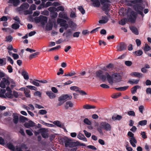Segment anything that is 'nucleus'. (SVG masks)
Returning a JSON list of instances; mask_svg holds the SVG:
<instances>
[{
	"instance_id": "f257e3e1",
	"label": "nucleus",
	"mask_w": 151,
	"mask_h": 151,
	"mask_svg": "<svg viewBox=\"0 0 151 151\" xmlns=\"http://www.w3.org/2000/svg\"><path fill=\"white\" fill-rule=\"evenodd\" d=\"M96 74L97 77L102 81H105L106 78L109 84L112 85L114 83L119 82L121 80L120 77L116 74H113L111 77L107 73H106L103 75V72L101 70L96 71Z\"/></svg>"
},
{
	"instance_id": "f03ea898",
	"label": "nucleus",
	"mask_w": 151,
	"mask_h": 151,
	"mask_svg": "<svg viewBox=\"0 0 151 151\" xmlns=\"http://www.w3.org/2000/svg\"><path fill=\"white\" fill-rule=\"evenodd\" d=\"M145 6L143 3H140L136 4L134 6V9L139 14H140L143 17L144 15L142 11L144 9Z\"/></svg>"
},
{
	"instance_id": "7ed1b4c3",
	"label": "nucleus",
	"mask_w": 151,
	"mask_h": 151,
	"mask_svg": "<svg viewBox=\"0 0 151 151\" xmlns=\"http://www.w3.org/2000/svg\"><path fill=\"white\" fill-rule=\"evenodd\" d=\"M10 80L11 78L8 76H6L5 77L3 78L2 81L0 83V87L2 88H6V86H9Z\"/></svg>"
},
{
	"instance_id": "20e7f679",
	"label": "nucleus",
	"mask_w": 151,
	"mask_h": 151,
	"mask_svg": "<svg viewBox=\"0 0 151 151\" xmlns=\"http://www.w3.org/2000/svg\"><path fill=\"white\" fill-rule=\"evenodd\" d=\"M100 127L107 131H110L111 130V127L108 123L106 122H102L100 124Z\"/></svg>"
},
{
	"instance_id": "39448f33",
	"label": "nucleus",
	"mask_w": 151,
	"mask_h": 151,
	"mask_svg": "<svg viewBox=\"0 0 151 151\" xmlns=\"http://www.w3.org/2000/svg\"><path fill=\"white\" fill-rule=\"evenodd\" d=\"M101 4L103 5L102 9L105 11L108 10L110 5L109 1L108 0H100Z\"/></svg>"
},
{
	"instance_id": "423d86ee",
	"label": "nucleus",
	"mask_w": 151,
	"mask_h": 151,
	"mask_svg": "<svg viewBox=\"0 0 151 151\" xmlns=\"http://www.w3.org/2000/svg\"><path fill=\"white\" fill-rule=\"evenodd\" d=\"M58 24H59L61 27H64L65 29H66L68 27V24L66 23V21L63 19L58 18L57 21Z\"/></svg>"
},
{
	"instance_id": "0eeeda50",
	"label": "nucleus",
	"mask_w": 151,
	"mask_h": 151,
	"mask_svg": "<svg viewBox=\"0 0 151 151\" xmlns=\"http://www.w3.org/2000/svg\"><path fill=\"white\" fill-rule=\"evenodd\" d=\"M72 98V97L70 95L65 94L62 95L59 97L58 99V101L59 102H63L64 103L66 99H70Z\"/></svg>"
},
{
	"instance_id": "6e6552de",
	"label": "nucleus",
	"mask_w": 151,
	"mask_h": 151,
	"mask_svg": "<svg viewBox=\"0 0 151 151\" xmlns=\"http://www.w3.org/2000/svg\"><path fill=\"white\" fill-rule=\"evenodd\" d=\"M29 6V5L28 3H24L21 5L19 8H18L17 10L18 12H21L27 9L28 8Z\"/></svg>"
},
{
	"instance_id": "1a4fd4ad",
	"label": "nucleus",
	"mask_w": 151,
	"mask_h": 151,
	"mask_svg": "<svg viewBox=\"0 0 151 151\" xmlns=\"http://www.w3.org/2000/svg\"><path fill=\"white\" fill-rule=\"evenodd\" d=\"M136 18V16L135 12H131V15L128 18V20L132 23H134L135 22Z\"/></svg>"
},
{
	"instance_id": "9d476101",
	"label": "nucleus",
	"mask_w": 151,
	"mask_h": 151,
	"mask_svg": "<svg viewBox=\"0 0 151 151\" xmlns=\"http://www.w3.org/2000/svg\"><path fill=\"white\" fill-rule=\"evenodd\" d=\"M126 47V45L123 43L122 42L116 47V48L118 51H121L125 50Z\"/></svg>"
},
{
	"instance_id": "9b49d317",
	"label": "nucleus",
	"mask_w": 151,
	"mask_h": 151,
	"mask_svg": "<svg viewBox=\"0 0 151 151\" xmlns=\"http://www.w3.org/2000/svg\"><path fill=\"white\" fill-rule=\"evenodd\" d=\"M39 20L42 24L44 25L47 22V18L46 17L41 15L39 17Z\"/></svg>"
},
{
	"instance_id": "f8f14e48",
	"label": "nucleus",
	"mask_w": 151,
	"mask_h": 151,
	"mask_svg": "<svg viewBox=\"0 0 151 151\" xmlns=\"http://www.w3.org/2000/svg\"><path fill=\"white\" fill-rule=\"evenodd\" d=\"M59 17L60 18L66 20L68 19L66 13L63 11L60 12L59 13Z\"/></svg>"
},
{
	"instance_id": "ddd939ff",
	"label": "nucleus",
	"mask_w": 151,
	"mask_h": 151,
	"mask_svg": "<svg viewBox=\"0 0 151 151\" xmlns=\"http://www.w3.org/2000/svg\"><path fill=\"white\" fill-rule=\"evenodd\" d=\"M130 75L135 77L140 78L143 77V75L140 73L134 72H132L130 73Z\"/></svg>"
},
{
	"instance_id": "4468645a",
	"label": "nucleus",
	"mask_w": 151,
	"mask_h": 151,
	"mask_svg": "<svg viewBox=\"0 0 151 151\" xmlns=\"http://www.w3.org/2000/svg\"><path fill=\"white\" fill-rule=\"evenodd\" d=\"M40 132H42V135L44 138H47L48 137L47 133L46 132V130L45 129L42 128L40 129Z\"/></svg>"
},
{
	"instance_id": "2eb2a0df",
	"label": "nucleus",
	"mask_w": 151,
	"mask_h": 151,
	"mask_svg": "<svg viewBox=\"0 0 151 151\" xmlns=\"http://www.w3.org/2000/svg\"><path fill=\"white\" fill-rule=\"evenodd\" d=\"M20 0H9L8 3L12 4L14 6H17L19 4Z\"/></svg>"
},
{
	"instance_id": "dca6fc26",
	"label": "nucleus",
	"mask_w": 151,
	"mask_h": 151,
	"mask_svg": "<svg viewBox=\"0 0 151 151\" xmlns=\"http://www.w3.org/2000/svg\"><path fill=\"white\" fill-rule=\"evenodd\" d=\"M27 148V147L24 144H22L21 146H17L16 147V150L17 151H23L22 149L24 150V149L26 150Z\"/></svg>"
},
{
	"instance_id": "f3484780",
	"label": "nucleus",
	"mask_w": 151,
	"mask_h": 151,
	"mask_svg": "<svg viewBox=\"0 0 151 151\" xmlns=\"http://www.w3.org/2000/svg\"><path fill=\"white\" fill-rule=\"evenodd\" d=\"M35 123L33 122L30 121L24 124V126L27 128H29L31 127H33L35 126Z\"/></svg>"
},
{
	"instance_id": "a211bd4d",
	"label": "nucleus",
	"mask_w": 151,
	"mask_h": 151,
	"mask_svg": "<svg viewBox=\"0 0 151 151\" xmlns=\"http://www.w3.org/2000/svg\"><path fill=\"white\" fill-rule=\"evenodd\" d=\"M109 20L108 17L106 16H104L102 17V19L100 20L99 22L100 24H105Z\"/></svg>"
},
{
	"instance_id": "6ab92c4d",
	"label": "nucleus",
	"mask_w": 151,
	"mask_h": 151,
	"mask_svg": "<svg viewBox=\"0 0 151 151\" xmlns=\"http://www.w3.org/2000/svg\"><path fill=\"white\" fill-rule=\"evenodd\" d=\"M129 142L132 147H136L135 144L137 143V141L134 137L130 138L129 139Z\"/></svg>"
},
{
	"instance_id": "aec40b11",
	"label": "nucleus",
	"mask_w": 151,
	"mask_h": 151,
	"mask_svg": "<svg viewBox=\"0 0 151 151\" xmlns=\"http://www.w3.org/2000/svg\"><path fill=\"white\" fill-rule=\"evenodd\" d=\"M72 140L70 138H67L64 141L65 146L66 147H70V145L71 143Z\"/></svg>"
},
{
	"instance_id": "412c9836",
	"label": "nucleus",
	"mask_w": 151,
	"mask_h": 151,
	"mask_svg": "<svg viewBox=\"0 0 151 151\" xmlns=\"http://www.w3.org/2000/svg\"><path fill=\"white\" fill-rule=\"evenodd\" d=\"M46 94L50 99H53L56 97L55 94L51 91H46Z\"/></svg>"
},
{
	"instance_id": "4be33fe9",
	"label": "nucleus",
	"mask_w": 151,
	"mask_h": 151,
	"mask_svg": "<svg viewBox=\"0 0 151 151\" xmlns=\"http://www.w3.org/2000/svg\"><path fill=\"white\" fill-rule=\"evenodd\" d=\"M130 29L132 32L136 35H137L139 34V31L134 26H132L130 27Z\"/></svg>"
},
{
	"instance_id": "5701e85b",
	"label": "nucleus",
	"mask_w": 151,
	"mask_h": 151,
	"mask_svg": "<svg viewBox=\"0 0 151 151\" xmlns=\"http://www.w3.org/2000/svg\"><path fill=\"white\" fill-rule=\"evenodd\" d=\"M93 2V6L95 7H99L100 5V2L98 0H91Z\"/></svg>"
},
{
	"instance_id": "b1692460",
	"label": "nucleus",
	"mask_w": 151,
	"mask_h": 151,
	"mask_svg": "<svg viewBox=\"0 0 151 151\" xmlns=\"http://www.w3.org/2000/svg\"><path fill=\"white\" fill-rule=\"evenodd\" d=\"M73 106V104L70 101L67 102L64 105V107L66 109H68L69 107H72Z\"/></svg>"
},
{
	"instance_id": "393cba45",
	"label": "nucleus",
	"mask_w": 151,
	"mask_h": 151,
	"mask_svg": "<svg viewBox=\"0 0 151 151\" xmlns=\"http://www.w3.org/2000/svg\"><path fill=\"white\" fill-rule=\"evenodd\" d=\"M78 138L81 140L86 142L87 141L86 138L85 137L84 135L81 133H79L77 136Z\"/></svg>"
},
{
	"instance_id": "a878e982",
	"label": "nucleus",
	"mask_w": 151,
	"mask_h": 151,
	"mask_svg": "<svg viewBox=\"0 0 151 151\" xmlns=\"http://www.w3.org/2000/svg\"><path fill=\"white\" fill-rule=\"evenodd\" d=\"M53 123L58 127L60 128H63L64 127L63 124H62L61 122L59 121H55L53 122Z\"/></svg>"
},
{
	"instance_id": "bb28decb",
	"label": "nucleus",
	"mask_w": 151,
	"mask_h": 151,
	"mask_svg": "<svg viewBox=\"0 0 151 151\" xmlns=\"http://www.w3.org/2000/svg\"><path fill=\"white\" fill-rule=\"evenodd\" d=\"M140 88V87L138 85H137L133 87L131 89V91L132 93H135L136 92L137 89Z\"/></svg>"
},
{
	"instance_id": "cd10ccee",
	"label": "nucleus",
	"mask_w": 151,
	"mask_h": 151,
	"mask_svg": "<svg viewBox=\"0 0 151 151\" xmlns=\"http://www.w3.org/2000/svg\"><path fill=\"white\" fill-rule=\"evenodd\" d=\"M83 109H95L96 107L94 106H91L89 104H86L83 106Z\"/></svg>"
},
{
	"instance_id": "c85d7f7f",
	"label": "nucleus",
	"mask_w": 151,
	"mask_h": 151,
	"mask_svg": "<svg viewBox=\"0 0 151 151\" xmlns=\"http://www.w3.org/2000/svg\"><path fill=\"white\" fill-rule=\"evenodd\" d=\"M79 142L76 141V142H72V141L71 144L70 145V147H76L79 145Z\"/></svg>"
},
{
	"instance_id": "c756f323",
	"label": "nucleus",
	"mask_w": 151,
	"mask_h": 151,
	"mask_svg": "<svg viewBox=\"0 0 151 151\" xmlns=\"http://www.w3.org/2000/svg\"><path fill=\"white\" fill-rule=\"evenodd\" d=\"M114 65L113 64H109L106 67H104L102 68V70L105 71H107V69H110L113 68Z\"/></svg>"
},
{
	"instance_id": "7c9ffc66",
	"label": "nucleus",
	"mask_w": 151,
	"mask_h": 151,
	"mask_svg": "<svg viewBox=\"0 0 151 151\" xmlns=\"http://www.w3.org/2000/svg\"><path fill=\"white\" fill-rule=\"evenodd\" d=\"M129 87V86H125L124 87H121L119 88H115V89L119 91H124L127 90Z\"/></svg>"
},
{
	"instance_id": "2f4dec72",
	"label": "nucleus",
	"mask_w": 151,
	"mask_h": 151,
	"mask_svg": "<svg viewBox=\"0 0 151 151\" xmlns=\"http://www.w3.org/2000/svg\"><path fill=\"white\" fill-rule=\"evenodd\" d=\"M13 121L14 123L17 124L18 123L19 120L18 116L16 114H13Z\"/></svg>"
},
{
	"instance_id": "473e14b6",
	"label": "nucleus",
	"mask_w": 151,
	"mask_h": 151,
	"mask_svg": "<svg viewBox=\"0 0 151 151\" xmlns=\"http://www.w3.org/2000/svg\"><path fill=\"white\" fill-rule=\"evenodd\" d=\"M39 52H36L30 55L29 57V58L30 60H31L32 58L36 57L37 56L39 55Z\"/></svg>"
},
{
	"instance_id": "72a5a7b5",
	"label": "nucleus",
	"mask_w": 151,
	"mask_h": 151,
	"mask_svg": "<svg viewBox=\"0 0 151 151\" xmlns=\"http://www.w3.org/2000/svg\"><path fill=\"white\" fill-rule=\"evenodd\" d=\"M5 98L6 97L12 99L13 98V95L12 94V92H7L5 93Z\"/></svg>"
},
{
	"instance_id": "f704fd0d",
	"label": "nucleus",
	"mask_w": 151,
	"mask_h": 151,
	"mask_svg": "<svg viewBox=\"0 0 151 151\" xmlns=\"http://www.w3.org/2000/svg\"><path fill=\"white\" fill-rule=\"evenodd\" d=\"M139 80V79L133 80H129L128 81V82L131 84H137L138 83Z\"/></svg>"
},
{
	"instance_id": "c9c22d12",
	"label": "nucleus",
	"mask_w": 151,
	"mask_h": 151,
	"mask_svg": "<svg viewBox=\"0 0 151 151\" xmlns=\"http://www.w3.org/2000/svg\"><path fill=\"white\" fill-rule=\"evenodd\" d=\"M6 91L5 89H1L0 91V97L5 98Z\"/></svg>"
},
{
	"instance_id": "e433bc0d",
	"label": "nucleus",
	"mask_w": 151,
	"mask_h": 151,
	"mask_svg": "<svg viewBox=\"0 0 151 151\" xmlns=\"http://www.w3.org/2000/svg\"><path fill=\"white\" fill-rule=\"evenodd\" d=\"M147 124V121L146 120L140 121L138 122V124L143 126L146 125Z\"/></svg>"
},
{
	"instance_id": "4c0bfd02",
	"label": "nucleus",
	"mask_w": 151,
	"mask_h": 151,
	"mask_svg": "<svg viewBox=\"0 0 151 151\" xmlns=\"http://www.w3.org/2000/svg\"><path fill=\"white\" fill-rule=\"evenodd\" d=\"M70 88L71 90L75 91L77 92H78V91H79V89H80L78 87L76 86H71Z\"/></svg>"
},
{
	"instance_id": "58836bf2",
	"label": "nucleus",
	"mask_w": 151,
	"mask_h": 151,
	"mask_svg": "<svg viewBox=\"0 0 151 151\" xmlns=\"http://www.w3.org/2000/svg\"><path fill=\"white\" fill-rule=\"evenodd\" d=\"M143 53V52L141 50H137V51L135 52L134 53V54H135L136 56H139L141 55H142Z\"/></svg>"
},
{
	"instance_id": "ea45409f",
	"label": "nucleus",
	"mask_w": 151,
	"mask_h": 151,
	"mask_svg": "<svg viewBox=\"0 0 151 151\" xmlns=\"http://www.w3.org/2000/svg\"><path fill=\"white\" fill-rule=\"evenodd\" d=\"M22 75L23 76L24 78L26 80H28L29 78L28 74V73L25 72L22 73Z\"/></svg>"
},
{
	"instance_id": "a19ab883",
	"label": "nucleus",
	"mask_w": 151,
	"mask_h": 151,
	"mask_svg": "<svg viewBox=\"0 0 151 151\" xmlns=\"http://www.w3.org/2000/svg\"><path fill=\"white\" fill-rule=\"evenodd\" d=\"M127 21V20L126 18H124L122 19L119 23L120 24L124 25L125 24Z\"/></svg>"
},
{
	"instance_id": "79ce46f5",
	"label": "nucleus",
	"mask_w": 151,
	"mask_h": 151,
	"mask_svg": "<svg viewBox=\"0 0 151 151\" xmlns=\"http://www.w3.org/2000/svg\"><path fill=\"white\" fill-rule=\"evenodd\" d=\"M10 82L11 83L10 86L11 88H13L16 86V83L13 79H11Z\"/></svg>"
},
{
	"instance_id": "37998d69",
	"label": "nucleus",
	"mask_w": 151,
	"mask_h": 151,
	"mask_svg": "<svg viewBox=\"0 0 151 151\" xmlns=\"http://www.w3.org/2000/svg\"><path fill=\"white\" fill-rule=\"evenodd\" d=\"M66 37H68L71 36L72 33L70 29H69L65 33Z\"/></svg>"
},
{
	"instance_id": "c03bdc74",
	"label": "nucleus",
	"mask_w": 151,
	"mask_h": 151,
	"mask_svg": "<svg viewBox=\"0 0 151 151\" xmlns=\"http://www.w3.org/2000/svg\"><path fill=\"white\" fill-rule=\"evenodd\" d=\"M64 8L63 6H59L56 8V11L58 12L59 11L63 12L64 11Z\"/></svg>"
},
{
	"instance_id": "a18cd8bd",
	"label": "nucleus",
	"mask_w": 151,
	"mask_h": 151,
	"mask_svg": "<svg viewBox=\"0 0 151 151\" xmlns=\"http://www.w3.org/2000/svg\"><path fill=\"white\" fill-rule=\"evenodd\" d=\"M150 47L147 44H145V47L144 50L145 52H147L150 50Z\"/></svg>"
},
{
	"instance_id": "49530a36",
	"label": "nucleus",
	"mask_w": 151,
	"mask_h": 151,
	"mask_svg": "<svg viewBox=\"0 0 151 151\" xmlns=\"http://www.w3.org/2000/svg\"><path fill=\"white\" fill-rule=\"evenodd\" d=\"M30 91L27 88V90H26L24 91V93L25 94L26 96L27 97H30V95L29 94Z\"/></svg>"
},
{
	"instance_id": "de8ad7c7",
	"label": "nucleus",
	"mask_w": 151,
	"mask_h": 151,
	"mask_svg": "<svg viewBox=\"0 0 151 151\" xmlns=\"http://www.w3.org/2000/svg\"><path fill=\"white\" fill-rule=\"evenodd\" d=\"M83 122L86 124L91 125V122L87 118H85L83 120Z\"/></svg>"
},
{
	"instance_id": "09e8293b",
	"label": "nucleus",
	"mask_w": 151,
	"mask_h": 151,
	"mask_svg": "<svg viewBox=\"0 0 151 151\" xmlns=\"http://www.w3.org/2000/svg\"><path fill=\"white\" fill-rule=\"evenodd\" d=\"M78 9L81 12L82 14H83L85 13V10L82 6H78Z\"/></svg>"
},
{
	"instance_id": "8fccbe9b",
	"label": "nucleus",
	"mask_w": 151,
	"mask_h": 151,
	"mask_svg": "<svg viewBox=\"0 0 151 151\" xmlns=\"http://www.w3.org/2000/svg\"><path fill=\"white\" fill-rule=\"evenodd\" d=\"M13 38L11 35H9L6 37L5 41L7 42H11L12 41Z\"/></svg>"
},
{
	"instance_id": "3c124183",
	"label": "nucleus",
	"mask_w": 151,
	"mask_h": 151,
	"mask_svg": "<svg viewBox=\"0 0 151 151\" xmlns=\"http://www.w3.org/2000/svg\"><path fill=\"white\" fill-rule=\"evenodd\" d=\"M36 6L35 4H32L30 6L29 9L32 12L33 10H36Z\"/></svg>"
},
{
	"instance_id": "603ef678",
	"label": "nucleus",
	"mask_w": 151,
	"mask_h": 151,
	"mask_svg": "<svg viewBox=\"0 0 151 151\" xmlns=\"http://www.w3.org/2000/svg\"><path fill=\"white\" fill-rule=\"evenodd\" d=\"M6 58H3V59L0 58V65H3L6 64V63L4 61H6Z\"/></svg>"
},
{
	"instance_id": "864d4df0",
	"label": "nucleus",
	"mask_w": 151,
	"mask_h": 151,
	"mask_svg": "<svg viewBox=\"0 0 151 151\" xmlns=\"http://www.w3.org/2000/svg\"><path fill=\"white\" fill-rule=\"evenodd\" d=\"M48 9L52 12L56 11V8L54 7H50L48 8Z\"/></svg>"
},
{
	"instance_id": "5fc2aeb1",
	"label": "nucleus",
	"mask_w": 151,
	"mask_h": 151,
	"mask_svg": "<svg viewBox=\"0 0 151 151\" xmlns=\"http://www.w3.org/2000/svg\"><path fill=\"white\" fill-rule=\"evenodd\" d=\"M47 111L45 110H41L39 111V114L41 115H44L47 113Z\"/></svg>"
},
{
	"instance_id": "6e6d98bb",
	"label": "nucleus",
	"mask_w": 151,
	"mask_h": 151,
	"mask_svg": "<svg viewBox=\"0 0 151 151\" xmlns=\"http://www.w3.org/2000/svg\"><path fill=\"white\" fill-rule=\"evenodd\" d=\"M127 114L129 116H135V113L133 111H130L127 112Z\"/></svg>"
},
{
	"instance_id": "4d7b16f0",
	"label": "nucleus",
	"mask_w": 151,
	"mask_h": 151,
	"mask_svg": "<svg viewBox=\"0 0 151 151\" xmlns=\"http://www.w3.org/2000/svg\"><path fill=\"white\" fill-rule=\"evenodd\" d=\"M20 119L22 122H24L28 120V119L27 118L23 116H21L20 117Z\"/></svg>"
},
{
	"instance_id": "13d9d810",
	"label": "nucleus",
	"mask_w": 151,
	"mask_h": 151,
	"mask_svg": "<svg viewBox=\"0 0 151 151\" xmlns=\"http://www.w3.org/2000/svg\"><path fill=\"white\" fill-rule=\"evenodd\" d=\"M27 87L31 90H33L35 91L37 90V89L36 87L35 86H27Z\"/></svg>"
},
{
	"instance_id": "bf43d9fd",
	"label": "nucleus",
	"mask_w": 151,
	"mask_h": 151,
	"mask_svg": "<svg viewBox=\"0 0 151 151\" xmlns=\"http://www.w3.org/2000/svg\"><path fill=\"white\" fill-rule=\"evenodd\" d=\"M19 25L17 24H14L12 25V27L14 29H17L19 27Z\"/></svg>"
},
{
	"instance_id": "052dcab7",
	"label": "nucleus",
	"mask_w": 151,
	"mask_h": 151,
	"mask_svg": "<svg viewBox=\"0 0 151 151\" xmlns=\"http://www.w3.org/2000/svg\"><path fill=\"white\" fill-rule=\"evenodd\" d=\"M7 146L9 148L12 150H14L15 149L14 147L11 144L9 143L7 144Z\"/></svg>"
},
{
	"instance_id": "680f3d73",
	"label": "nucleus",
	"mask_w": 151,
	"mask_h": 151,
	"mask_svg": "<svg viewBox=\"0 0 151 151\" xmlns=\"http://www.w3.org/2000/svg\"><path fill=\"white\" fill-rule=\"evenodd\" d=\"M32 13V12L29 10H26L24 12V14L25 15L30 14Z\"/></svg>"
},
{
	"instance_id": "e2e57ef3",
	"label": "nucleus",
	"mask_w": 151,
	"mask_h": 151,
	"mask_svg": "<svg viewBox=\"0 0 151 151\" xmlns=\"http://www.w3.org/2000/svg\"><path fill=\"white\" fill-rule=\"evenodd\" d=\"M124 63L126 65L128 66H130L132 64V63L130 61H126Z\"/></svg>"
},
{
	"instance_id": "0e129e2a",
	"label": "nucleus",
	"mask_w": 151,
	"mask_h": 151,
	"mask_svg": "<svg viewBox=\"0 0 151 151\" xmlns=\"http://www.w3.org/2000/svg\"><path fill=\"white\" fill-rule=\"evenodd\" d=\"M60 47H61L60 45H58L56 47H55L50 49L49 51H51L53 50H58L60 49Z\"/></svg>"
},
{
	"instance_id": "69168bd1",
	"label": "nucleus",
	"mask_w": 151,
	"mask_h": 151,
	"mask_svg": "<svg viewBox=\"0 0 151 151\" xmlns=\"http://www.w3.org/2000/svg\"><path fill=\"white\" fill-rule=\"evenodd\" d=\"M83 132H84L85 135L87 137H90L91 135V134L90 133H89L87 131L85 130H84L83 131Z\"/></svg>"
},
{
	"instance_id": "338daca9",
	"label": "nucleus",
	"mask_w": 151,
	"mask_h": 151,
	"mask_svg": "<svg viewBox=\"0 0 151 151\" xmlns=\"http://www.w3.org/2000/svg\"><path fill=\"white\" fill-rule=\"evenodd\" d=\"M76 74V73L75 72H72L68 73V74L65 75H64V76H73L75 75Z\"/></svg>"
},
{
	"instance_id": "774afa93",
	"label": "nucleus",
	"mask_w": 151,
	"mask_h": 151,
	"mask_svg": "<svg viewBox=\"0 0 151 151\" xmlns=\"http://www.w3.org/2000/svg\"><path fill=\"white\" fill-rule=\"evenodd\" d=\"M51 17L52 18H56L58 16V13L57 12H53L51 13Z\"/></svg>"
}]
</instances>
